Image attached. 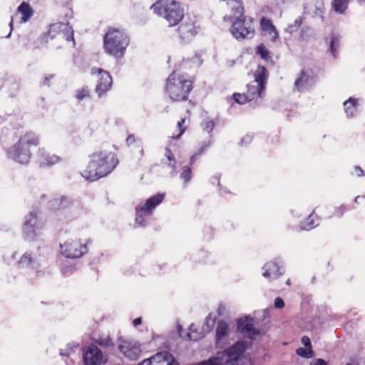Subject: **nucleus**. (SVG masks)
<instances>
[{"label":"nucleus","instance_id":"obj_1","mask_svg":"<svg viewBox=\"0 0 365 365\" xmlns=\"http://www.w3.org/2000/svg\"><path fill=\"white\" fill-rule=\"evenodd\" d=\"M90 162L82 176L87 180L95 181L103 178L113 171L118 160L115 154L107 150L94 152L90 156Z\"/></svg>","mask_w":365,"mask_h":365},{"label":"nucleus","instance_id":"obj_2","mask_svg":"<svg viewBox=\"0 0 365 365\" xmlns=\"http://www.w3.org/2000/svg\"><path fill=\"white\" fill-rule=\"evenodd\" d=\"M38 144V135L33 131H26L21 135L16 143L6 150V157L16 163L27 165L31 158V147Z\"/></svg>","mask_w":365,"mask_h":365},{"label":"nucleus","instance_id":"obj_3","mask_svg":"<svg viewBox=\"0 0 365 365\" xmlns=\"http://www.w3.org/2000/svg\"><path fill=\"white\" fill-rule=\"evenodd\" d=\"M192 89V81L185 73L174 71L167 78L165 95L173 102L185 101Z\"/></svg>","mask_w":365,"mask_h":365},{"label":"nucleus","instance_id":"obj_4","mask_svg":"<svg viewBox=\"0 0 365 365\" xmlns=\"http://www.w3.org/2000/svg\"><path fill=\"white\" fill-rule=\"evenodd\" d=\"M129 44V37L123 30L110 29L103 38L105 52L116 58L123 56Z\"/></svg>","mask_w":365,"mask_h":365},{"label":"nucleus","instance_id":"obj_5","mask_svg":"<svg viewBox=\"0 0 365 365\" xmlns=\"http://www.w3.org/2000/svg\"><path fill=\"white\" fill-rule=\"evenodd\" d=\"M150 9L155 14L163 17L170 26L178 25L184 16V9L175 0H158Z\"/></svg>","mask_w":365,"mask_h":365},{"label":"nucleus","instance_id":"obj_6","mask_svg":"<svg viewBox=\"0 0 365 365\" xmlns=\"http://www.w3.org/2000/svg\"><path fill=\"white\" fill-rule=\"evenodd\" d=\"M249 346L248 342L241 341L223 351L217 352L215 357L218 365H240Z\"/></svg>","mask_w":365,"mask_h":365},{"label":"nucleus","instance_id":"obj_7","mask_svg":"<svg viewBox=\"0 0 365 365\" xmlns=\"http://www.w3.org/2000/svg\"><path fill=\"white\" fill-rule=\"evenodd\" d=\"M45 222L39 213L30 212L25 216L22 226L23 238L26 241L34 242L40 240L43 235Z\"/></svg>","mask_w":365,"mask_h":365},{"label":"nucleus","instance_id":"obj_8","mask_svg":"<svg viewBox=\"0 0 365 365\" xmlns=\"http://www.w3.org/2000/svg\"><path fill=\"white\" fill-rule=\"evenodd\" d=\"M164 197V194L158 193L148 198L145 202L136 205L135 223L140 227L145 226L150 220L153 210L163 202Z\"/></svg>","mask_w":365,"mask_h":365},{"label":"nucleus","instance_id":"obj_9","mask_svg":"<svg viewBox=\"0 0 365 365\" xmlns=\"http://www.w3.org/2000/svg\"><path fill=\"white\" fill-rule=\"evenodd\" d=\"M268 76L269 73L265 67L257 66L254 73L255 80L247 85L246 93L248 100L251 101L257 98H262L264 96Z\"/></svg>","mask_w":365,"mask_h":365},{"label":"nucleus","instance_id":"obj_10","mask_svg":"<svg viewBox=\"0 0 365 365\" xmlns=\"http://www.w3.org/2000/svg\"><path fill=\"white\" fill-rule=\"evenodd\" d=\"M87 243L78 238L69 239L60 245L61 254L68 259L81 258L88 252Z\"/></svg>","mask_w":365,"mask_h":365},{"label":"nucleus","instance_id":"obj_11","mask_svg":"<svg viewBox=\"0 0 365 365\" xmlns=\"http://www.w3.org/2000/svg\"><path fill=\"white\" fill-rule=\"evenodd\" d=\"M230 32L237 40H243L245 38H252L255 34V29L252 25L251 19H247L246 16L242 17L236 16L233 20Z\"/></svg>","mask_w":365,"mask_h":365},{"label":"nucleus","instance_id":"obj_12","mask_svg":"<svg viewBox=\"0 0 365 365\" xmlns=\"http://www.w3.org/2000/svg\"><path fill=\"white\" fill-rule=\"evenodd\" d=\"M46 264V259L45 257L37 256L36 252L29 251L24 253L16 262L18 268L35 269L38 275H41L44 272L43 270L38 269L44 268Z\"/></svg>","mask_w":365,"mask_h":365},{"label":"nucleus","instance_id":"obj_13","mask_svg":"<svg viewBox=\"0 0 365 365\" xmlns=\"http://www.w3.org/2000/svg\"><path fill=\"white\" fill-rule=\"evenodd\" d=\"M91 74L97 76L98 79L95 90L99 97L111 88L113 79L108 71L93 67L91 69Z\"/></svg>","mask_w":365,"mask_h":365},{"label":"nucleus","instance_id":"obj_14","mask_svg":"<svg viewBox=\"0 0 365 365\" xmlns=\"http://www.w3.org/2000/svg\"><path fill=\"white\" fill-rule=\"evenodd\" d=\"M118 347L124 356L130 360H137L142 351L140 343L133 340H119Z\"/></svg>","mask_w":365,"mask_h":365},{"label":"nucleus","instance_id":"obj_15","mask_svg":"<svg viewBox=\"0 0 365 365\" xmlns=\"http://www.w3.org/2000/svg\"><path fill=\"white\" fill-rule=\"evenodd\" d=\"M85 365H101L106 361L102 351L96 346H90L83 353Z\"/></svg>","mask_w":365,"mask_h":365},{"label":"nucleus","instance_id":"obj_16","mask_svg":"<svg viewBox=\"0 0 365 365\" xmlns=\"http://www.w3.org/2000/svg\"><path fill=\"white\" fill-rule=\"evenodd\" d=\"M48 33L51 38H54L56 34H58L68 41H73V44H75L73 39V30L68 24L62 22L53 24L50 26Z\"/></svg>","mask_w":365,"mask_h":365},{"label":"nucleus","instance_id":"obj_17","mask_svg":"<svg viewBox=\"0 0 365 365\" xmlns=\"http://www.w3.org/2000/svg\"><path fill=\"white\" fill-rule=\"evenodd\" d=\"M316 83L314 76L302 71L294 81V89L299 92H304L312 88Z\"/></svg>","mask_w":365,"mask_h":365},{"label":"nucleus","instance_id":"obj_18","mask_svg":"<svg viewBox=\"0 0 365 365\" xmlns=\"http://www.w3.org/2000/svg\"><path fill=\"white\" fill-rule=\"evenodd\" d=\"M254 319L249 316H245L238 319L237 329L245 336L252 338L259 334L257 329L254 327Z\"/></svg>","mask_w":365,"mask_h":365},{"label":"nucleus","instance_id":"obj_19","mask_svg":"<svg viewBox=\"0 0 365 365\" xmlns=\"http://www.w3.org/2000/svg\"><path fill=\"white\" fill-rule=\"evenodd\" d=\"M281 262L277 259L270 261L264 264L262 267V276L269 279L273 280L278 278L282 274V267L280 265Z\"/></svg>","mask_w":365,"mask_h":365},{"label":"nucleus","instance_id":"obj_20","mask_svg":"<svg viewBox=\"0 0 365 365\" xmlns=\"http://www.w3.org/2000/svg\"><path fill=\"white\" fill-rule=\"evenodd\" d=\"M36 158L41 167H50L61 161L59 156L47 152L44 148H38Z\"/></svg>","mask_w":365,"mask_h":365},{"label":"nucleus","instance_id":"obj_21","mask_svg":"<svg viewBox=\"0 0 365 365\" xmlns=\"http://www.w3.org/2000/svg\"><path fill=\"white\" fill-rule=\"evenodd\" d=\"M198 30V26H196L193 21L191 20L183 22L178 28L180 36L185 41H188L194 37Z\"/></svg>","mask_w":365,"mask_h":365},{"label":"nucleus","instance_id":"obj_22","mask_svg":"<svg viewBox=\"0 0 365 365\" xmlns=\"http://www.w3.org/2000/svg\"><path fill=\"white\" fill-rule=\"evenodd\" d=\"M216 342L220 344L221 341L225 339L230 334V328L228 324L225 321H219L216 327Z\"/></svg>","mask_w":365,"mask_h":365},{"label":"nucleus","instance_id":"obj_23","mask_svg":"<svg viewBox=\"0 0 365 365\" xmlns=\"http://www.w3.org/2000/svg\"><path fill=\"white\" fill-rule=\"evenodd\" d=\"M358 99L350 98L344 103V111L347 118L354 117L358 110Z\"/></svg>","mask_w":365,"mask_h":365},{"label":"nucleus","instance_id":"obj_24","mask_svg":"<svg viewBox=\"0 0 365 365\" xmlns=\"http://www.w3.org/2000/svg\"><path fill=\"white\" fill-rule=\"evenodd\" d=\"M18 14L21 15V23L28 21L34 14V11L31 6L26 2H22L17 9Z\"/></svg>","mask_w":365,"mask_h":365},{"label":"nucleus","instance_id":"obj_25","mask_svg":"<svg viewBox=\"0 0 365 365\" xmlns=\"http://www.w3.org/2000/svg\"><path fill=\"white\" fill-rule=\"evenodd\" d=\"M49 203L51 209L58 210L68 207L71 204V200L66 197H61L53 199Z\"/></svg>","mask_w":365,"mask_h":365},{"label":"nucleus","instance_id":"obj_26","mask_svg":"<svg viewBox=\"0 0 365 365\" xmlns=\"http://www.w3.org/2000/svg\"><path fill=\"white\" fill-rule=\"evenodd\" d=\"M165 157L167 160L164 163L169 168H170V175L173 177L175 175V169H176V160L175 159L174 155L172 153L171 150L166 148L165 150Z\"/></svg>","mask_w":365,"mask_h":365},{"label":"nucleus","instance_id":"obj_27","mask_svg":"<svg viewBox=\"0 0 365 365\" xmlns=\"http://www.w3.org/2000/svg\"><path fill=\"white\" fill-rule=\"evenodd\" d=\"M314 210L309 215L307 219L301 222L300 227L302 230H310L319 225V219L314 215Z\"/></svg>","mask_w":365,"mask_h":365},{"label":"nucleus","instance_id":"obj_28","mask_svg":"<svg viewBox=\"0 0 365 365\" xmlns=\"http://www.w3.org/2000/svg\"><path fill=\"white\" fill-rule=\"evenodd\" d=\"M349 1L350 0H332L331 8L336 13L343 14L347 9Z\"/></svg>","mask_w":365,"mask_h":365},{"label":"nucleus","instance_id":"obj_29","mask_svg":"<svg viewBox=\"0 0 365 365\" xmlns=\"http://www.w3.org/2000/svg\"><path fill=\"white\" fill-rule=\"evenodd\" d=\"M75 97L78 103L83 100L90 99L91 92L88 87H83L76 91Z\"/></svg>","mask_w":365,"mask_h":365},{"label":"nucleus","instance_id":"obj_30","mask_svg":"<svg viewBox=\"0 0 365 365\" xmlns=\"http://www.w3.org/2000/svg\"><path fill=\"white\" fill-rule=\"evenodd\" d=\"M78 348V344L75 342L68 343L65 349L60 350V355L69 358Z\"/></svg>","mask_w":365,"mask_h":365},{"label":"nucleus","instance_id":"obj_31","mask_svg":"<svg viewBox=\"0 0 365 365\" xmlns=\"http://www.w3.org/2000/svg\"><path fill=\"white\" fill-rule=\"evenodd\" d=\"M296 354L304 359H312L315 355L312 347H299L296 349Z\"/></svg>","mask_w":365,"mask_h":365},{"label":"nucleus","instance_id":"obj_32","mask_svg":"<svg viewBox=\"0 0 365 365\" xmlns=\"http://www.w3.org/2000/svg\"><path fill=\"white\" fill-rule=\"evenodd\" d=\"M257 53L266 61L271 60L269 51L263 44H260L257 47Z\"/></svg>","mask_w":365,"mask_h":365},{"label":"nucleus","instance_id":"obj_33","mask_svg":"<svg viewBox=\"0 0 365 365\" xmlns=\"http://www.w3.org/2000/svg\"><path fill=\"white\" fill-rule=\"evenodd\" d=\"M180 178L181 180H182L184 181L185 184H187L192 178L191 169L187 166H185L182 168V171L181 172V173L180 175Z\"/></svg>","mask_w":365,"mask_h":365},{"label":"nucleus","instance_id":"obj_34","mask_svg":"<svg viewBox=\"0 0 365 365\" xmlns=\"http://www.w3.org/2000/svg\"><path fill=\"white\" fill-rule=\"evenodd\" d=\"M212 144L211 140L207 142H205L202 144L200 150L190 158V164H193L195 160L203 153V151L210 146Z\"/></svg>","mask_w":365,"mask_h":365},{"label":"nucleus","instance_id":"obj_35","mask_svg":"<svg viewBox=\"0 0 365 365\" xmlns=\"http://www.w3.org/2000/svg\"><path fill=\"white\" fill-rule=\"evenodd\" d=\"M302 24V18L301 16H299L297 19H295L294 23L293 24L289 25L285 31L289 34H292L297 31V29L299 28V26Z\"/></svg>","mask_w":365,"mask_h":365},{"label":"nucleus","instance_id":"obj_36","mask_svg":"<svg viewBox=\"0 0 365 365\" xmlns=\"http://www.w3.org/2000/svg\"><path fill=\"white\" fill-rule=\"evenodd\" d=\"M214 127L215 122L209 118L204 120V121L202 123V130L207 132L208 133H211Z\"/></svg>","mask_w":365,"mask_h":365},{"label":"nucleus","instance_id":"obj_37","mask_svg":"<svg viewBox=\"0 0 365 365\" xmlns=\"http://www.w3.org/2000/svg\"><path fill=\"white\" fill-rule=\"evenodd\" d=\"M264 33V35L269 36V39L272 41H275L279 38L278 32L274 26L273 27H272L270 29V30L269 29L267 30Z\"/></svg>","mask_w":365,"mask_h":365},{"label":"nucleus","instance_id":"obj_38","mask_svg":"<svg viewBox=\"0 0 365 365\" xmlns=\"http://www.w3.org/2000/svg\"><path fill=\"white\" fill-rule=\"evenodd\" d=\"M235 101L239 104H245L250 100H248V96L247 93L241 94V93H235L233 95Z\"/></svg>","mask_w":365,"mask_h":365},{"label":"nucleus","instance_id":"obj_39","mask_svg":"<svg viewBox=\"0 0 365 365\" xmlns=\"http://www.w3.org/2000/svg\"><path fill=\"white\" fill-rule=\"evenodd\" d=\"M339 43V37L333 36L331 38L330 41V51L332 53V56L334 57L336 56L337 51H336V46Z\"/></svg>","mask_w":365,"mask_h":365},{"label":"nucleus","instance_id":"obj_40","mask_svg":"<svg viewBox=\"0 0 365 365\" xmlns=\"http://www.w3.org/2000/svg\"><path fill=\"white\" fill-rule=\"evenodd\" d=\"M260 24L264 32L267 30H270V29L274 26L271 20L266 17H262L261 19Z\"/></svg>","mask_w":365,"mask_h":365},{"label":"nucleus","instance_id":"obj_41","mask_svg":"<svg viewBox=\"0 0 365 365\" xmlns=\"http://www.w3.org/2000/svg\"><path fill=\"white\" fill-rule=\"evenodd\" d=\"M98 343L103 346H110L113 345L112 340L109 336H100L98 340Z\"/></svg>","mask_w":365,"mask_h":365},{"label":"nucleus","instance_id":"obj_42","mask_svg":"<svg viewBox=\"0 0 365 365\" xmlns=\"http://www.w3.org/2000/svg\"><path fill=\"white\" fill-rule=\"evenodd\" d=\"M160 365H179L178 361L173 357V356L168 352V356L164 357L162 360Z\"/></svg>","mask_w":365,"mask_h":365},{"label":"nucleus","instance_id":"obj_43","mask_svg":"<svg viewBox=\"0 0 365 365\" xmlns=\"http://www.w3.org/2000/svg\"><path fill=\"white\" fill-rule=\"evenodd\" d=\"M185 119L182 118L180 121L178 123V128L179 129V133L177 135H173V138H179L182 133L185 130V128L182 126V125L185 123Z\"/></svg>","mask_w":365,"mask_h":365},{"label":"nucleus","instance_id":"obj_44","mask_svg":"<svg viewBox=\"0 0 365 365\" xmlns=\"http://www.w3.org/2000/svg\"><path fill=\"white\" fill-rule=\"evenodd\" d=\"M346 211V205H341L339 207H336L334 210V215L337 217H341L343 214Z\"/></svg>","mask_w":365,"mask_h":365},{"label":"nucleus","instance_id":"obj_45","mask_svg":"<svg viewBox=\"0 0 365 365\" xmlns=\"http://www.w3.org/2000/svg\"><path fill=\"white\" fill-rule=\"evenodd\" d=\"M309 365H328V364L322 359H314L309 362Z\"/></svg>","mask_w":365,"mask_h":365},{"label":"nucleus","instance_id":"obj_46","mask_svg":"<svg viewBox=\"0 0 365 365\" xmlns=\"http://www.w3.org/2000/svg\"><path fill=\"white\" fill-rule=\"evenodd\" d=\"M274 307L277 309H282L284 306V302L282 300V299H281L280 297H277L274 299Z\"/></svg>","mask_w":365,"mask_h":365},{"label":"nucleus","instance_id":"obj_47","mask_svg":"<svg viewBox=\"0 0 365 365\" xmlns=\"http://www.w3.org/2000/svg\"><path fill=\"white\" fill-rule=\"evenodd\" d=\"M302 344L304 346V347H312L310 339L304 336L301 339Z\"/></svg>","mask_w":365,"mask_h":365},{"label":"nucleus","instance_id":"obj_48","mask_svg":"<svg viewBox=\"0 0 365 365\" xmlns=\"http://www.w3.org/2000/svg\"><path fill=\"white\" fill-rule=\"evenodd\" d=\"M135 142V137L133 134H130L126 138V143L127 145H132Z\"/></svg>","mask_w":365,"mask_h":365},{"label":"nucleus","instance_id":"obj_49","mask_svg":"<svg viewBox=\"0 0 365 365\" xmlns=\"http://www.w3.org/2000/svg\"><path fill=\"white\" fill-rule=\"evenodd\" d=\"M354 171H355V173L356 175L358 176V177H362L364 175V170H362V168L359 166H355L354 167Z\"/></svg>","mask_w":365,"mask_h":365},{"label":"nucleus","instance_id":"obj_50","mask_svg":"<svg viewBox=\"0 0 365 365\" xmlns=\"http://www.w3.org/2000/svg\"><path fill=\"white\" fill-rule=\"evenodd\" d=\"M53 75H48V76H45L42 84L43 86H49L50 80L51 78H53Z\"/></svg>","mask_w":365,"mask_h":365},{"label":"nucleus","instance_id":"obj_51","mask_svg":"<svg viewBox=\"0 0 365 365\" xmlns=\"http://www.w3.org/2000/svg\"><path fill=\"white\" fill-rule=\"evenodd\" d=\"M252 140V136L247 135L246 136H245L242 140H241V143L242 144H247L249 143L250 142H251Z\"/></svg>","mask_w":365,"mask_h":365},{"label":"nucleus","instance_id":"obj_52","mask_svg":"<svg viewBox=\"0 0 365 365\" xmlns=\"http://www.w3.org/2000/svg\"><path fill=\"white\" fill-rule=\"evenodd\" d=\"M141 323H142L141 317L136 318L133 322V324L134 327H137V326L140 325Z\"/></svg>","mask_w":365,"mask_h":365},{"label":"nucleus","instance_id":"obj_53","mask_svg":"<svg viewBox=\"0 0 365 365\" xmlns=\"http://www.w3.org/2000/svg\"><path fill=\"white\" fill-rule=\"evenodd\" d=\"M16 255V252H14L12 254V255L11 256V259H8L4 256V262L8 263V264L10 263L11 261H12L13 259H15Z\"/></svg>","mask_w":365,"mask_h":365},{"label":"nucleus","instance_id":"obj_54","mask_svg":"<svg viewBox=\"0 0 365 365\" xmlns=\"http://www.w3.org/2000/svg\"><path fill=\"white\" fill-rule=\"evenodd\" d=\"M13 24H14V18L11 17V20L9 23V26L11 27V31H10L9 34L6 36V38H9L11 36V31L13 29Z\"/></svg>","mask_w":365,"mask_h":365},{"label":"nucleus","instance_id":"obj_55","mask_svg":"<svg viewBox=\"0 0 365 365\" xmlns=\"http://www.w3.org/2000/svg\"><path fill=\"white\" fill-rule=\"evenodd\" d=\"M187 336L189 340H197V338L192 336V334L190 333L187 334Z\"/></svg>","mask_w":365,"mask_h":365},{"label":"nucleus","instance_id":"obj_56","mask_svg":"<svg viewBox=\"0 0 365 365\" xmlns=\"http://www.w3.org/2000/svg\"><path fill=\"white\" fill-rule=\"evenodd\" d=\"M65 362L67 365H72L73 364V359H71V361L65 360Z\"/></svg>","mask_w":365,"mask_h":365},{"label":"nucleus","instance_id":"obj_57","mask_svg":"<svg viewBox=\"0 0 365 365\" xmlns=\"http://www.w3.org/2000/svg\"><path fill=\"white\" fill-rule=\"evenodd\" d=\"M68 270L67 268H66V267H63L62 268V272H63V274H66V272H68Z\"/></svg>","mask_w":365,"mask_h":365},{"label":"nucleus","instance_id":"obj_58","mask_svg":"<svg viewBox=\"0 0 365 365\" xmlns=\"http://www.w3.org/2000/svg\"><path fill=\"white\" fill-rule=\"evenodd\" d=\"M360 198H361V197H360L359 196H357V197H355L354 201H355L356 202H359V200Z\"/></svg>","mask_w":365,"mask_h":365},{"label":"nucleus","instance_id":"obj_59","mask_svg":"<svg viewBox=\"0 0 365 365\" xmlns=\"http://www.w3.org/2000/svg\"><path fill=\"white\" fill-rule=\"evenodd\" d=\"M359 3V4H364L365 3V0H358Z\"/></svg>","mask_w":365,"mask_h":365},{"label":"nucleus","instance_id":"obj_60","mask_svg":"<svg viewBox=\"0 0 365 365\" xmlns=\"http://www.w3.org/2000/svg\"><path fill=\"white\" fill-rule=\"evenodd\" d=\"M346 365H358V364H355V363H349V364H347Z\"/></svg>","mask_w":365,"mask_h":365},{"label":"nucleus","instance_id":"obj_61","mask_svg":"<svg viewBox=\"0 0 365 365\" xmlns=\"http://www.w3.org/2000/svg\"><path fill=\"white\" fill-rule=\"evenodd\" d=\"M226 192H225V191L220 190V194H221V195H224V194H225V193H226Z\"/></svg>","mask_w":365,"mask_h":365},{"label":"nucleus","instance_id":"obj_62","mask_svg":"<svg viewBox=\"0 0 365 365\" xmlns=\"http://www.w3.org/2000/svg\"><path fill=\"white\" fill-rule=\"evenodd\" d=\"M287 284H290V279H287V282H286Z\"/></svg>","mask_w":365,"mask_h":365},{"label":"nucleus","instance_id":"obj_63","mask_svg":"<svg viewBox=\"0 0 365 365\" xmlns=\"http://www.w3.org/2000/svg\"><path fill=\"white\" fill-rule=\"evenodd\" d=\"M140 153H141V155L143 154V150H141Z\"/></svg>","mask_w":365,"mask_h":365}]
</instances>
